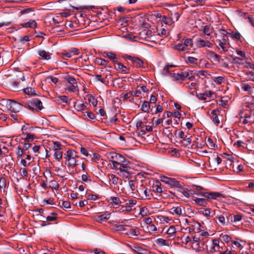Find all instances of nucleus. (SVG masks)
<instances>
[{
    "label": "nucleus",
    "instance_id": "1",
    "mask_svg": "<svg viewBox=\"0 0 254 254\" xmlns=\"http://www.w3.org/2000/svg\"><path fill=\"white\" fill-rule=\"evenodd\" d=\"M77 152L73 150H68L64 154V157L67 162V165L69 167H73L78 165L76 158H78Z\"/></svg>",
    "mask_w": 254,
    "mask_h": 254
},
{
    "label": "nucleus",
    "instance_id": "2",
    "mask_svg": "<svg viewBox=\"0 0 254 254\" xmlns=\"http://www.w3.org/2000/svg\"><path fill=\"white\" fill-rule=\"evenodd\" d=\"M109 158L112 163L113 168L116 169H118V166L121 163L127 162V160L122 155L115 152L110 153Z\"/></svg>",
    "mask_w": 254,
    "mask_h": 254
},
{
    "label": "nucleus",
    "instance_id": "3",
    "mask_svg": "<svg viewBox=\"0 0 254 254\" xmlns=\"http://www.w3.org/2000/svg\"><path fill=\"white\" fill-rule=\"evenodd\" d=\"M123 59L125 60H129L131 62L133 66L136 68H145L146 64L144 61L138 57H132L130 55L125 54L122 56Z\"/></svg>",
    "mask_w": 254,
    "mask_h": 254
},
{
    "label": "nucleus",
    "instance_id": "4",
    "mask_svg": "<svg viewBox=\"0 0 254 254\" xmlns=\"http://www.w3.org/2000/svg\"><path fill=\"white\" fill-rule=\"evenodd\" d=\"M207 251L211 254H220L223 250V246L219 245V241L217 239H214L210 244V245H205Z\"/></svg>",
    "mask_w": 254,
    "mask_h": 254
},
{
    "label": "nucleus",
    "instance_id": "5",
    "mask_svg": "<svg viewBox=\"0 0 254 254\" xmlns=\"http://www.w3.org/2000/svg\"><path fill=\"white\" fill-rule=\"evenodd\" d=\"M149 184L151 186L150 189L151 191L156 193L159 196H162L163 191L160 181L152 180L149 181Z\"/></svg>",
    "mask_w": 254,
    "mask_h": 254
},
{
    "label": "nucleus",
    "instance_id": "6",
    "mask_svg": "<svg viewBox=\"0 0 254 254\" xmlns=\"http://www.w3.org/2000/svg\"><path fill=\"white\" fill-rule=\"evenodd\" d=\"M129 164V162L127 160V163L123 162L118 166V169L120 170V172L126 178H127L129 177L130 174L129 171L130 170V167L128 166Z\"/></svg>",
    "mask_w": 254,
    "mask_h": 254
},
{
    "label": "nucleus",
    "instance_id": "7",
    "mask_svg": "<svg viewBox=\"0 0 254 254\" xmlns=\"http://www.w3.org/2000/svg\"><path fill=\"white\" fill-rule=\"evenodd\" d=\"M230 217H232L231 214L228 212H222L217 217L219 222L224 226L229 223Z\"/></svg>",
    "mask_w": 254,
    "mask_h": 254
},
{
    "label": "nucleus",
    "instance_id": "8",
    "mask_svg": "<svg viewBox=\"0 0 254 254\" xmlns=\"http://www.w3.org/2000/svg\"><path fill=\"white\" fill-rule=\"evenodd\" d=\"M199 194L206 198L208 200L211 199H215L217 197H220L222 196L221 193L217 192H201L199 193Z\"/></svg>",
    "mask_w": 254,
    "mask_h": 254
},
{
    "label": "nucleus",
    "instance_id": "9",
    "mask_svg": "<svg viewBox=\"0 0 254 254\" xmlns=\"http://www.w3.org/2000/svg\"><path fill=\"white\" fill-rule=\"evenodd\" d=\"M182 76L183 81L186 79H188L190 80H193L195 78V74L192 70H181Z\"/></svg>",
    "mask_w": 254,
    "mask_h": 254
},
{
    "label": "nucleus",
    "instance_id": "10",
    "mask_svg": "<svg viewBox=\"0 0 254 254\" xmlns=\"http://www.w3.org/2000/svg\"><path fill=\"white\" fill-rule=\"evenodd\" d=\"M9 106L10 109L14 112H17L19 111L20 108L21 104L17 103L15 100L9 99L8 100Z\"/></svg>",
    "mask_w": 254,
    "mask_h": 254
},
{
    "label": "nucleus",
    "instance_id": "11",
    "mask_svg": "<svg viewBox=\"0 0 254 254\" xmlns=\"http://www.w3.org/2000/svg\"><path fill=\"white\" fill-rule=\"evenodd\" d=\"M232 58V63L233 64H238L245 65L247 61V58H241L236 56H231Z\"/></svg>",
    "mask_w": 254,
    "mask_h": 254
},
{
    "label": "nucleus",
    "instance_id": "12",
    "mask_svg": "<svg viewBox=\"0 0 254 254\" xmlns=\"http://www.w3.org/2000/svg\"><path fill=\"white\" fill-rule=\"evenodd\" d=\"M219 112V111L216 110H213L211 111V115L212 116L210 117V119L212 120L214 124L216 126H218L219 124H220V120L218 117V113Z\"/></svg>",
    "mask_w": 254,
    "mask_h": 254
},
{
    "label": "nucleus",
    "instance_id": "13",
    "mask_svg": "<svg viewBox=\"0 0 254 254\" xmlns=\"http://www.w3.org/2000/svg\"><path fill=\"white\" fill-rule=\"evenodd\" d=\"M197 46L198 48L208 47L211 48L212 44L207 40H204L199 38L197 40Z\"/></svg>",
    "mask_w": 254,
    "mask_h": 254
},
{
    "label": "nucleus",
    "instance_id": "14",
    "mask_svg": "<svg viewBox=\"0 0 254 254\" xmlns=\"http://www.w3.org/2000/svg\"><path fill=\"white\" fill-rule=\"evenodd\" d=\"M88 104L87 102H85L84 103L81 104H77L76 102L74 103V109L78 112H83L84 111L87 110L88 108L87 106Z\"/></svg>",
    "mask_w": 254,
    "mask_h": 254
},
{
    "label": "nucleus",
    "instance_id": "15",
    "mask_svg": "<svg viewBox=\"0 0 254 254\" xmlns=\"http://www.w3.org/2000/svg\"><path fill=\"white\" fill-rule=\"evenodd\" d=\"M110 215L111 213L106 212L102 215L97 216L95 219L97 222L101 223L108 220L110 218Z\"/></svg>",
    "mask_w": 254,
    "mask_h": 254
},
{
    "label": "nucleus",
    "instance_id": "16",
    "mask_svg": "<svg viewBox=\"0 0 254 254\" xmlns=\"http://www.w3.org/2000/svg\"><path fill=\"white\" fill-rule=\"evenodd\" d=\"M31 104L37 110H41L43 108L42 102L38 99H32Z\"/></svg>",
    "mask_w": 254,
    "mask_h": 254
},
{
    "label": "nucleus",
    "instance_id": "17",
    "mask_svg": "<svg viewBox=\"0 0 254 254\" xmlns=\"http://www.w3.org/2000/svg\"><path fill=\"white\" fill-rule=\"evenodd\" d=\"M171 187H176L178 188H182L183 183H180V182L176 180L175 178H171L167 184Z\"/></svg>",
    "mask_w": 254,
    "mask_h": 254
},
{
    "label": "nucleus",
    "instance_id": "18",
    "mask_svg": "<svg viewBox=\"0 0 254 254\" xmlns=\"http://www.w3.org/2000/svg\"><path fill=\"white\" fill-rule=\"evenodd\" d=\"M38 54L43 60H49L51 58V54L46 52L45 50H40L38 51Z\"/></svg>",
    "mask_w": 254,
    "mask_h": 254
},
{
    "label": "nucleus",
    "instance_id": "19",
    "mask_svg": "<svg viewBox=\"0 0 254 254\" xmlns=\"http://www.w3.org/2000/svg\"><path fill=\"white\" fill-rule=\"evenodd\" d=\"M22 135H26V137L22 138V139L24 140V142L26 143H30L31 142H32L33 140L36 138V136L34 134H31L30 133L28 132H23Z\"/></svg>",
    "mask_w": 254,
    "mask_h": 254
},
{
    "label": "nucleus",
    "instance_id": "20",
    "mask_svg": "<svg viewBox=\"0 0 254 254\" xmlns=\"http://www.w3.org/2000/svg\"><path fill=\"white\" fill-rule=\"evenodd\" d=\"M24 28H35L37 27V23L34 20H30L28 22L20 24Z\"/></svg>",
    "mask_w": 254,
    "mask_h": 254
},
{
    "label": "nucleus",
    "instance_id": "21",
    "mask_svg": "<svg viewBox=\"0 0 254 254\" xmlns=\"http://www.w3.org/2000/svg\"><path fill=\"white\" fill-rule=\"evenodd\" d=\"M106 200L111 204H114L116 205L119 206L121 203L120 198L118 197L112 196L109 198H107Z\"/></svg>",
    "mask_w": 254,
    "mask_h": 254
},
{
    "label": "nucleus",
    "instance_id": "22",
    "mask_svg": "<svg viewBox=\"0 0 254 254\" xmlns=\"http://www.w3.org/2000/svg\"><path fill=\"white\" fill-rule=\"evenodd\" d=\"M240 86L243 90L248 92L249 94L252 93V87L249 84L245 83H242Z\"/></svg>",
    "mask_w": 254,
    "mask_h": 254
},
{
    "label": "nucleus",
    "instance_id": "23",
    "mask_svg": "<svg viewBox=\"0 0 254 254\" xmlns=\"http://www.w3.org/2000/svg\"><path fill=\"white\" fill-rule=\"evenodd\" d=\"M226 40L223 37H222V39L219 40V46L221 48L222 51L224 52H226L228 51V49L225 46L226 45Z\"/></svg>",
    "mask_w": 254,
    "mask_h": 254
},
{
    "label": "nucleus",
    "instance_id": "24",
    "mask_svg": "<svg viewBox=\"0 0 254 254\" xmlns=\"http://www.w3.org/2000/svg\"><path fill=\"white\" fill-rule=\"evenodd\" d=\"M126 234L129 237L137 236L140 234L139 231L136 229H130Z\"/></svg>",
    "mask_w": 254,
    "mask_h": 254
},
{
    "label": "nucleus",
    "instance_id": "25",
    "mask_svg": "<svg viewBox=\"0 0 254 254\" xmlns=\"http://www.w3.org/2000/svg\"><path fill=\"white\" fill-rule=\"evenodd\" d=\"M24 93L28 95H36L37 93L35 92L34 88L32 87H27L23 89Z\"/></svg>",
    "mask_w": 254,
    "mask_h": 254
},
{
    "label": "nucleus",
    "instance_id": "26",
    "mask_svg": "<svg viewBox=\"0 0 254 254\" xmlns=\"http://www.w3.org/2000/svg\"><path fill=\"white\" fill-rule=\"evenodd\" d=\"M213 31V28L210 25H205L203 27V32L204 34L210 36Z\"/></svg>",
    "mask_w": 254,
    "mask_h": 254
},
{
    "label": "nucleus",
    "instance_id": "27",
    "mask_svg": "<svg viewBox=\"0 0 254 254\" xmlns=\"http://www.w3.org/2000/svg\"><path fill=\"white\" fill-rule=\"evenodd\" d=\"M103 56L108 58L111 61L117 59L116 55L115 53L110 52H104L103 53Z\"/></svg>",
    "mask_w": 254,
    "mask_h": 254
},
{
    "label": "nucleus",
    "instance_id": "28",
    "mask_svg": "<svg viewBox=\"0 0 254 254\" xmlns=\"http://www.w3.org/2000/svg\"><path fill=\"white\" fill-rule=\"evenodd\" d=\"M108 61L107 60H106L105 59H102L100 58H96L95 60V63L104 66L105 67H106L107 65V64L108 63Z\"/></svg>",
    "mask_w": 254,
    "mask_h": 254
},
{
    "label": "nucleus",
    "instance_id": "29",
    "mask_svg": "<svg viewBox=\"0 0 254 254\" xmlns=\"http://www.w3.org/2000/svg\"><path fill=\"white\" fill-rule=\"evenodd\" d=\"M172 78H173V79L175 81H179L180 83H181L183 80L182 76V72L181 71L179 73H173L171 74V76Z\"/></svg>",
    "mask_w": 254,
    "mask_h": 254
},
{
    "label": "nucleus",
    "instance_id": "30",
    "mask_svg": "<svg viewBox=\"0 0 254 254\" xmlns=\"http://www.w3.org/2000/svg\"><path fill=\"white\" fill-rule=\"evenodd\" d=\"M157 230L158 229L157 227L152 223L147 226L145 232H149L150 234H151L154 232H157Z\"/></svg>",
    "mask_w": 254,
    "mask_h": 254
},
{
    "label": "nucleus",
    "instance_id": "31",
    "mask_svg": "<svg viewBox=\"0 0 254 254\" xmlns=\"http://www.w3.org/2000/svg\"><path fill=\"white\" fill-rule=\"evenodd\" d=\"M150 108V103L148 101H144L141 106V110L143 112H148Z\"/></svg>",
    "mask_w": 254,
    "mask_h": 254
},
{
    "label": "nucleus",
    "instance_id": "32",
    "mask_svg": "<svg viewBox=\"0 0 254 254\" xmlns=\"http://www.w3.org/2000/svg\"><path fill=\"white\" fill-rule=\"evenodd\" d=\"M155 243L156 245H157L158 246H169V244H168V243L166 242V241L165 240L162 239V238H158V239H156L155 241Z\"/></svg>",
    "mask_w": 254,
    "mask_h": 254
},
{
    "label": "nucleus",
    "instance_id": "33",
    "mask_svg": "<svg viewBox=\"0 0 254 254\" xmlns=\"http://www.w3.org/2000/svg\"><path fill=\"white\" fill-rule=\"evenodd\" d=\"M195 203L199 206L205 207L207 205V202L204 198H196L193 200Z\"/></svg>",
    "mask_w": 254,
    "mask_h": 254
},
{
    "label": "nucleus",
    "instance_id": "34",
    "mask_svg": "<svg viewBox=\"0 0 254 254\" xmlns=\"http://www.w3.org/2000/svg\"><path fill=\"white\" fill-rule=\"evenodd\" d=\"M133 96V92L130 91L127 93H122L120 95V98L122 99L123 101H126L127 99L130 98Z\"/></svg>",
    "mask_w": 254,
    "mask_h": 254
},
{
    "label": "nucleus",
    "instance_id": "35",
    "mask_svg": "<svg viewBox=\"0 0 254 254\" xmlns=\"http://www.w3.org/2000/svg\"><path fill=\"white\" fill-rule=\"evenodd\" d=\"M172 213H175L178 216L182 215V208L180 206L173 207L171 209Z\"/></svg>",
    "mask_w": 254,
    "mask_h": 254
},
{
    "label": "nucleus",
    "instance_id": "36",
    "mask_svg": "<svg viewBox=\"0 0 254 254\" xmlns=\"http://www.w3.org/2000/svg\"><path fill=\"white\" fill-rule=\"evenodd\" d=\"M114 231L115 232H120L122 231H125L126 230L125 225H120V224H114Z\"/></svg>",
    "mask_w": 254,
    "mask_h": 254
},
{
    "label": "nucleus",
    "instance_id": "37",
    "mask_svg": "<svg viewBox=\"0 0 254 254\" xmlns=\"http://www.w3.org/2000/svg\"><path fill=\"white\" fill-rule=\"evenodd\" d=\"M229 36L231 37L232 39H236V40H240L241 38V35L238 32H234L232 31L229 34Z\"/></svg>",
    "mask_w": 254,
    "mask_h": 254
},
{
    "label": "nucleus",
    "instance_id": "38",
    "mask_svg": "<svg viewBox=\"0 0 254 254\" xmlns=\"http://www.w3.org/2000/svg\"><path fill=\"white\" fill-rule=\"evenodd\" d=\"M15 153L18 158H21L23 155L26 154V153L23 151L22 147L20 145L18 146L17 147Z\"/></svg>",
    "mask_w": 254,
    "mask_h": 254
},
{
    "label": "nucleus",
    "instance_id": "39",
    "mask_svg": "<svg viewBox=\"0 0 254 254\" xmlns=\"http://www.w3.org/2000/svg\"><path fill=\"white\" fill-rule=\"evenodd\" d=\"M63 151H61V150L55 151V153L54 154L55 159L59 161H60L63 157Z\"/></svg>",
    "mask_w": 254,
    "mask_h": 254
},
{
    "label": "nucleus",
    "instance_id": "40",
    "mask_svg": "<svg viewBox=\"0 0 254 254\" xmlns=\"http://www.w3.org/2000/svg\"><path fill=\"white\" fill-rule=\"evenodd\" d=\"M109 179L112 181L114 185H117L118 183L119 178L114 174H109L108 175Z\"/></svg>",
    "mask_w": 254,
    "mask_h": 254
},
{
    "label": "nucleus",
    "instance_id": "41",
    "mask_svg": "<svg viewBox=\"0 0 254 254\" xmlns=\"http://www.w3.org/2000/svg\"><path fill=\"white\" fill-rule=\"evenodd\" d=\"M195 233H199L203 231V227L198 222H195Z\"/></svg>",
    "mask_w": 254,
    "mask_h": 254
},
{
    "label": "nucleus",
    "instance_id": "42",
    "mask_svg": "<svg viewBox=\"0 0 254 254\" xmlns=\"http://www.w3.org/2000/svg\"><path fill=\"white\" fill-rule=\"evenodd\" d=\"M88 100L89 103L91 104L93 106L95 107L97 106V100L92 95H89Z\"/></svg>",
    "mask_w": 254,
    "mask_h": 254
},
{
    "label": "nucleus",
    "instance_id": "43",
    "mask_svg": "<svg viewBox=\"0 0 254 254\" xmlns=\"http://www.w3.org/2000/svg\"><path fill=\"white\" fill-rule=\"evenodd\" d=\"M115 68L117 70H121L122 72H126V70L127 69V66L124 65L123 64L120 63V64H118V65L116 66L115 65Z\"/></svg>",
    "mask_w": 254,
    "mask_h": 254
},
{
    "label": "nucleus",
    "instance_id": "44",
    "mask_svg": "<svg viewBox=\"0 0 254 254\" xmlns=\"http://www.w3.org/2000/svg\"><path fill=\"white\" fill-rule=\"evenodd\" d=\"M65 79L70 84H77V83L76 79L71 76L67 75Z\"/></svg>",
    "mask_w": 254,
    "mask_h": 254
},
{
    "label": "nucleus",
    "instance_id": "45",
    "mask_svg": "<svg viewBox=\"0 0 254 254\" xmlns=\"http://www.w3.org/2000/svg\"><path fill=\"white\" fill-rule=\"evenodd\" d=\"M53 150L54 151L61 150L63 148V145L58 141H54Z\"/></svg>",
    "mask_w": 254,
    "mask_h": 254
},
{
    "label": "nucleus",
    "instance_id": "46",
    "mask_svg": "<svg viewBox=\"0 0 254 254\" xmlns=\"http://www.w3.org/2000/svg\"><path fill=\"white\" fill-rule=\"evenodd\" d=\"M176 232V229L175 226H170L167 230L165 233L168 235H174Z\"/></svg>",
    "mask_w": 254,
    "mask_h": 254
},
{
    "label": "nucleus",
    "instance_id": "47",
    "mask_svg": "<svg viewBox=\"0 0 254 254\" xmlns=\"http://www.w3.org/2000/svg\"><path fill=\"white\" fill-rule=\"evenodd\" d=\"M180 16V14L178 12H175L174 13H171V18L173 23L175 21H177Z\"/></svg>",
    "mask_w": 254,
    "mask_h": 254
},
{
    "label": "nucleus",
    "instance_id": "48",
    "mask_svg": "<svg viewBox=\"0 0 254 254\" xmlns=\"http://www.w3.org/2000/svg\"><path fill=\"white\" fill-rule=\"evenodd\" d=\"M199 213H201L202 214H203V215H204L205 216L208 217V216H210L211 212H210V209H209V208H206V209L202 208L200 210Z\"/></svg>",
    "mask_w": 254,
    "mask_h": 254
},
{
    "label": "nucleus",
    "instance_id": "49",
    "mask_svg": "<svg viewBox=\"0 0 254 254\" xmlns=\"http://www.w3.org/2000/svg\"><path fill=\"white\" fill-rule=\"evenodd\" d=\"M243 217V215L241 214H238L233 216V220L232 219V217H231V221L232 222H238L242 220Z\"/></svg>",
    "mask_w": 254,
    "mask_h": 254
},
{
    "label": "nucleus",
    "instance_id": "50",
    "mask_svg": "<svg viewBox=\"0 0 254 254\" xmlns=\"http://www.w3.org/2000/svg\"><path fill=\"white\" fill-rule=\"evenodd\" d=\"M132 251L138 254H143L144 249L141 247L135 246L132 249Z\"/></svg>",
    "mask_w": 254,
    "mask_h": 254
},
{
    "label": "nucleus",
    "instance_id": "51",
    "mask_svg": "<svg viewBox=\"0 0 254 254\" xmlns=\"http://www.w3.org/2000/svg\"><path fill=\"white\" fill-rule=\"evenodd\" d=\"M59 98H60L61 101H62L63 102L67 104H69L71 100V99H69L68 97L65 95L60 96Z\"/></svg>",
    "mask_w": 254,
    "mask_h": 254
},
{
    "label": "nucleus",
    "instance_id": "52",
    "mask_svg": "<svg viewBox=\"0 0 254 254\" xmlns=\"http://www.w3.org/2000/svg\"><path fill=\"white\" fill-rule=\"evenodd\" d=\"M192 241L193 243H196V245H199L200 244H202L203 246H205L206 245H204V242H201L200 240L199 237H196V236H194L192 238Z\"/></svg>",
    "mask_w": 254,
    "mask_h": 254
},
{
    "label": "nucleus",
    "instance_id": "53",
    "mask_svg": "<svg viewBox=\"0 0 254 254\" xmlns=\"http://www.w3.org/2000/svg\"><path fill=\"white\" fill-rule=\"evenodd\" d=\"M6 186V181L5 178H0V188L4 189Z\"/></svg>",
    "mask_w": 254,
    "mask_h": 254
},
{
    "label": "nucleus",
    "instance_id": "54",
    "mask_svg": "<svg viewBox=\"0 0 254 254\" xmlns=\"http://www.w3.org/2000/svg\"><path fill=\"white\" fill-rule=\"evenodd\" d=\"M162 22L165 24H171L172 22L171 17H167L165 16H163L162 18Z\"/></svg>",
    "mask_w": 254,
    "mask_h": 254
},
{
    "label": "nucleus",
    "instance_id": "55",
    "mask_svg": "<svg viewBox=\"0 0 254 254\" xmlns=\"http://www.w3.org/2000/svg\"><path fill=\"white\" fill-rule=\"evenodd\" d=\"M197 59L192 57H188L186 60V62L189 64H196Z\"/></svg>",
    "mask_w": 254,
    "mask_h": 254
},
{
    "label": "nucleus",
    "instance_id": "56",
    "mask_svg": "<svg viewBox=\"0 0 254 254\" xmlns=\"http://www.w3.org/2000/svg\"><path fill=\"white\" fill-rule=\"evenodd\" d=\"M51 214L53 216H48L46 217V220L49 221H56L57 219V214L55 213H52Z\"/></svg>",
    "mask_w": 254,
    "mask_h": 254
},
{
    "label": "nucleus",
    "instance_id": "57",
    "mask_svg": "<svg viewBox=\"0 0 254 254\" xmlns=\"http://www.w3.org/2000/svg\"><path fill=\"white\" fill-rule=\"evenodd\" d=\"M220 238L222 241H223L226 243H228L231 241V237L228 235H222L220 236Z\"/></svg>",
    "mask_w": 254,
    "mask_h": 254
},
{
    "label": "nucleus",
    "instance_id": "58",
    "mask_svg": "<svg viewBox=\"0 0 254 254\" xmlns=\"http://www.w3.org/2000/svg\"><path fill=\"white\" fill-rule=\"evenodd\" d=\"M174 48L175 49V50H177L178 51H185V46L184 45V44H182V43H179V44H178L177 45H176L174 47Z\"/></svg>",
    "mask_w": 254,
    "mask_h": 254
},
{
    "label": "nucleus",
    "instance_id": "59",
    "mask_svg": "<svg viewBox=\"0 0 254 254\" xmlns=\"http://www.w3.org/2000/svg\"><path fill=\"white\" fill-rule=\"evenodd\" d=\"M197 97L201 100H206L207 98V95L204 93H200L196 94Z\"/></svg>",
    "mask_w": 254,
    "mask_h": 254
},
{
    "label": "nucleus",
    "instance_id": "60",
    "mask_svg": "<svg viewBox=\"0 0 254 254\" xmlns=\"http://www.w3.org/2000/svg\"><path fill=\"white\" fill-rule=\"evenodd\" d=\"M184 45L185 46V48L188 46H190L192 47L193 45L192 39L190 38L187 39L184 42Z\"/></svg>",
    "mask_w": 254,
    "mask_h": 254
},
{
    "label": "nucleus",
    "instance_id": "61",
    "mask_svg": "<svg viewBox=\"0 0 254 254\" xmlns=\"http://www.w3.org/2000/svg\"><path fill=\"white\" fill-rule=\"evenodd\" d=\"M132 206L130 205H127L122 206L120 210L122 212L124 211H130L132 210Z\"/></svg>",
    "mask_w": 254,
    "mask_h": 254
},
{
    "label": "nucleus",
    "instance_id": "62",
    "mask_svg": "<svg viewBox=\"0 0 254 254\" xmlns=\"http://www.w3.org/2000/svg\"><path fill=\"white\" fill-rule=\"evenodd\" d=\"M76 84H70L68 86L66 90H67L68 91L74 92L75 91L76 88H77V86L75 85Z\"/></svg>",
    "mask_w": 254,
    "mask_h": 254
},
{
    "label": "nucleus",
    "instance_id": "63",
    "mask_svg": "<svg viewBox=\"0 0 254 254\" xmlns=\"http://www.w3.org/2000/svg\"><path fill=\"white\" fill-rule=\"evenodd\" d=\"M163 134H165L167 137H169L170 135H172L171 130L170 127H166L162 132Z\"/></svg>",
    "mask_w": 254,
    "mask_h": 254
},
{
    "label": "nucleus",
    "instance_id": "64",
    "mask_svg": "<svg viewBox=\"0 0 254 254\" xmlns=\"http://www.w3.org/2000/svg\"><path fill=\"white\" fill-rule=\"evenodd\" d=\"M224 77L223 76H218L215 77L214 81L217 84H221L224 80Z\"/></svg>",
    "mask_w": 254,
    "mask_h": 254
}]
</instances>
